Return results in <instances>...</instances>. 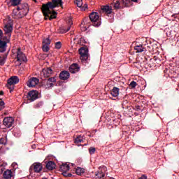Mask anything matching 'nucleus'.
<instances>
[{
  "label": "nucleus",
  "mask_w": 179,
  "mask_h": 179,
  "mask_svg": "<svg viewBox=\"0 0 179 179\" xmlns=\"http://www.w3.org/2000/svg\"><path fill=\"white\" fill-rule=\"evenodd\" d=\"M13 177V173L11 170L7 169L3 173V178L4 179H10Z\"/></svg>",
  "instance_id": "2eb2a0df"
},
{
  "label": "nucleus",
  "mask_w": 179,
  "mask_h": 179,
  "mask_svg": "<svg viewBox=\"0 0 179 179\" xmlns=\"http://www.w3.org/2000/svg\"><path fill=\"white\" fill-rule=\"evenodd\" d=\"M172 16H174V15H173Z\"/></svg>",
  "instance_id": "3c124183"
},
{
  "label": "nucleus",
  "mask_w": 179,
  "mask_h": 179,
  "mask_svg": "<svg viewBox=\"0 0 179 179\" xmlns=\"http://www.w3.org/2000/svg\"><path fill=\"white\" fill-rule=\"evenodd\" d=\"M42 50L44 52H48L50 51V45H43Z\"/></svg>",
  "instance_id": "7c9ffc66"
},
{
  "label": "nucleus",
  "mask_w": 179,
  "mask_h": 179,
  "mask_svg": "<svg viewBox=\"0 0 179 179\" xmlns=\"http://www.w3.org/2000/svg\"><path fill=\"white\" fill-rule=\"evenodd\" d=\"M138 179H148V176L146 175H142Z\"/></svg>",
  "instance_id": "79ce46f5"
},
{
  "label": "nucleus",
  "mask_w": 179,
  "mask_h": 179,
  "mask_svg": "<svg viewBox=\"0 0 179 179\" xmlns=\"http://www.w3.org/2000/svg\"><path fill=\"white\" fill-rule=\"evenodd\" d=\"M57 6H62V0H52L48 2L46 4H43L42 12L45 16V20H52V19L57 18V12L52 11L50 9H54Z\"/></svg>",
  "instance_id": "f257e3e1"
},
{
  "label": "nucleus",
  "mask_w": 179,
  "mask_h": 179,
  "mask_svg": "<svg viewBox=\"0 0 179 179\" xmlns=\"http://www.w3.org/2000/svg\"><path fill=\"white\" fill-rule=\"evenodd\" d=\"M90 19L91 22L93 23V26L95 27H99V26H101V20L100 19V16H99L98 13H92L90 15Z\"/></svg>",
  "instance_id": "7ed1b4c3"
},
{
  "label": "nucleus",
  "mask_w": 179,
  "mask_h": 179,
  "mask_svg": "<svg viewBox=\"0 0 179 179\" xmlns=\"http://www.w3.org/2000/svg\"><path fill=\"white\" fill-rule=\"evenodd\" d=\"M55 82H57L55 77L49 78L46 83V87H52V86H54V83H55Z\"/></svg>",
  "instance_id": "f3484780"
},
{
  "label": "nucleus",
  "mask_w": 179,
  "mask_h": 179,
  "mask_svg": "<svg viewBox=\"0 0 179 179\" xmlns=\"http://www.w3.org/2000/svg\"><path fill=\"white\" fill-rule=\"evenodd\" d=\"M101 10H103V12H105L108 15H110V13L113 12V8L110 6H102Z\"/></svg>",
  "instance_id": "aec40b11"
},
{
  "label": "nucleus",
  "mask_w": 179,
  "mask_h": 179,
  "mask_svg": "<svg viewBox=\"0 0 179 179\" xmlns=\"http://www.w3.org/2000/svg\"><path fill=\"white\" fill-rule=\"evenodd\" d=\"M51 44V40L50 38H46L43 41V45H50Z\"/></svg>",
  "instance_id": "c756f323"
},
{
  "label": "nucleus",
  "mask_w": 179,
  "mask_h": 179,
  "mask_svg": "<svg viewBox=\"0 0 179 179\" xmlns=\"http://www.w3.org/2000/svg\"><path fill=\"white\" fill-rule=\"evenodd\" d=\"M70 74L66 71H63L59 74V79L61 80H66V79H69Z\"/></svg>",
  "instance_id": "dca6fc26"
},
{
  "label": "nucleus",
  "mask_w": 179,
  "mask_h": 179,
  "mask_svg": "<svg viewBox=\"0 0 179 179\" xmlns=\"http://www.w3.org/2000/svg\"><path fill=\"white\" fill-rule=\"evenodd\" d=\"M60 170H62V171H69V165L67 164H63L60 166Z\"/></svg>",
  "instance_id": "a878e982"
},
{
  "label": "nucleus",
  "mask_w": 179,
  "mask_h": 179,
  "mask_svg": "<svg viewBox=\"0 0 179 179\" xmlns=\"http://www.w3.org/2000/svg\"><path fill=\"white\" fill-rule=\"evenodd\" d=\"M135 110H136V111H139V110H141V106H136Z\"/></svg>",
  "instance_id": "c03bdc74"
},
{
  "label": "nucleus",
  "mask_w": 179,
  "mask_h": 179,
  "mask_svg": "<svg viewBox=\"0 0 179 179\" xmlns=\"http://www.w3.org/2000/svg\"><path fill=\"white\" fill-rule=\"evenodd\" d=\"M43 170V164L40 162H35L29 168V173L30 174H33L34 173H41Z\"/></svg>",
  "instance_id": "20e7f679"
},
{
  "label": "nucleus",
  "mask_w": 179,
  "mask_h": 179,
  "mask_svg": "<svg viewBox=\"0 0 179 179\" xmlns=\"http://www.w3.org/2000/svg\"><path fill=\"white\" fill-rule=\"evenodd\" d=\"M74 3L78 6V8H82V6L83 5V0H76Z\"/></svg>",
  "instance_id": "c85d7f7f"
},
{
  "label": "nucleus",
  "mask_w": 179,
  "mask_h": 179,
  "mask_svg": "<svg viewBox=\"0 0 179 179\" xmlns=\"http://www.w3.org/2000/svg\"><path fill=\"white\" fill-rule=\"evenodd\" d=\"M17 83H19V77L13 76L8 79L7 87H8V89H12L10 86H13V85H17Z\"/></svg>",
  "instance_id": "9d476101"
},
{
  "label": "nucleus",
  "mask_w": 179,
  "mask_h": 179,
  "mask_svg": "<svg viewBox=\"0 0 179 179\" xmlns=\"http://www.w3.org/2000/svg\"><path fill=\"white\" fill-rule=\"evenodd\" d=\"M5 171V166L3 165H0V174H2Z\"/></svg>",
  "instance_id": "ea45409f"
},
{
  "label": "nucleus",
  "mask_w": 179,
  "mask_h": 179,
  "mask_svg": "<svg viewBox=\"0 0 179 179\" xmlns=\"http://www.w3.org/2000/svg\"><path fill=\"white\" fill-rule=\"evenodd\" d=\"M78 52L80 55V59L81 61H87L89 58V50L86 48H80L78 50Z\"/></svg>",
  "instance_id": "423d86ee"
},
{
  "label": "nucleus",
  "mask_w": 179,
  "mask_h": 179,
  "mask_svg": "<svg viewBox=\"0 0 179 179\" xmlns=\"http://www.w3.org/2000/svg\"><path fill=\"white\" fill-rule=\"evenodd\" d=\"M121 2H122L121 0L113 1V5L115 9H121Z\"/></svg>",
  "instance_id": "4be33fe9"
},
{
  "label": "nucleus",
  "mask_w": 179,
  "mask_h": 179,
  "mask_svg": "<svg viewBox=\"0 0 179 179\" xmlns=\"http://www.w3.org/2000/svg\"><path fill=\"white\" fill-rule=\"evenodd\" d=\"M29 13V6L27 3L20 4L19 6L13 10V17L14 19H22Z\"/></svg>",
  "instance_id": "f03ea898"
},
{
  "label": "nucleus",
  "mask_w": 179,
  "mask_h": 179,
  "mask_svg": "<svg viewBox=\"0 0 179 179\" xmlns=\"http://www.w3.org/2000/svg\"><path fill=\"white\" fill-rule=\"evenodd\" d=\"M68 171H62V175L64 177H71L72 174L68 173Z\"/></svg>",
  "instance_id": "c9c22d12"
},
{
  "label": "nucleus",
  "mask_w": 179,
  "mask_h": 179,
  "mask_svg": "<svg viewBox=\"0 0 179 179\" xmlns=\"http://www.w3.org/2000/svg\"><path fill=\"white\" fill-rule=\"evenodd\" d=\"M5 108V102L3 101H0V110Z\"/></svg>",
  "instance_id": "f704fd0d"
},
{
  "label": "nucleus",
  "mask_w": 179,
  "mask_h": 179,
  "mask_svg": "<svg viewBox=\"0 0 179 179\" xmlns=\"http://www.w3.org/2000/svg\"><path fill=\"white\" fill-rule=\"evenodd\" d=\"M7 142L6 136H3L0 138V145H6Z\"/></svg>",
  "instance_id": "cd10ccee"
},
{
  "label": "nucleus",
  "mask_w": 179,
  "mask_h": 179,
  "mask_svg": "<svg viewBox=\"0 0 179 179\" xmlns=\"http://www.w3.org/2000/svg\"><path fill=\"white\" fill-rule=\"evenodd\" d=\"M3 94V92L1 91V92H0V96H2Z\"/></svg>",
  "instance_id": "09e8293b"
},
{
  "label": "nucleus",
  "mask_w": 179,
  "mask_h": 179,
  "mask_svg": "<svg viewBox=\"0 0 179 179\" xmlns=\"http://www.w3.org/2000/svg\"><path fill=\"white\" fill-rule=\"evenodd\" d=\"M5 64V57L0 56V65H4Z\"/></svg>",
  "instance_id": "e433bc0d"
},
{
  "label": "nucleus",
  "mask_w": 179,
  "mask_h": 179,
  "mask_svg": "<svg viewBox=\"0 0 179 179\" xmlns=\"http://www.w3.org/2000/svg\"><path fill=\"white\" fill-rule=\"evenodd\" d=\"M69 24H72V20H69Z\"/></svg>",
  "instance_id": "de8ad7c7"
},
{
  "label": "nucleus",
  "mask_w": 179,
  "mask_h": 179,
  "mask_svg": "<svg viewBox=\"0 0 179 179\" xmlns=\"http://www.w3.org/2000/svg\"><path fill=\"white\" fill-rule=\"evenodd\" d=\"M41 76L43 78H50L52 75V69L51 68L43 69L41 73Z\"/></svg>",
  "instance_id": "ddd939ff"
},
{
  "label": "nucleus",
  "mask_w": 179,
  "mask_h": 179,
  "mask_svg": "<svg viewBox=\"0 0 179 179\" xmlns=\"http://www.w3.org/2000/svg\"><path fill=\"white\" fill-rule=\"evenodd\" d=\"M107 172V167L105 166H100L98 171L95 172V178H104L106 173Z\"/></svg>",
  "instance_id": "0eeeda50"
},
{
  "label": "nucleus",
  "mask_w": 179,
  "mask_h": 179,
  "mask_svg": "<svg viewBox=\"0 0 179 179\" xmlns=\"http://www.w3.org/2000/svg\"><path fill=\"white\" fill-rule=\"evenodd\" d=\"M69 71L71 73H76L80 71V67L78 64H73L70 66Z\"/></svg>",
  "instance_id": "4468645a"
},
{
  "label": "nucleus",
  "mask_w": 179,
  "mask_h": 179,
  "mask_svg": "<svg viewBox=\"0 0 179 179\" xmlns=\"http://www.w3.org/2000/svg\"><path fill=\"white\" fill-rule=\"evenodd\" d=\"M134 50L136 52H143V51H145V48H143V45H138L134 47Z\"/></svg>",
  "instance_id": "b1692460"
},
{
  "label": "nucleus",
  "mask_w": 179,
  "mask_h": 179,
  "mask_svg": "<svg viewBox=\"0 0 179 179\" xmlns=\"http://www.w3.org/2000/svg\"><path fill=\"white\" fill-rule=\"evenodd\" d=\"M75 143L76 145H78L79 143H82V142H83V136H78L76 137V138L75 139Z\"/></svg>",
  "instance_id": "393cba45"
},
{
  "label": "nucleus",
  "mask_w": 179,
  "mask_h": 179,
  "mask_svg": "<svg viewBox=\"0 0 179 179\" xmlns=\"http://www.w3.org/2000/svg\"><path fill=\"white\" fill-rule=\"evenodd\" d=\"M130 86H131V87H132V88L136 87V82H135V81H131V82L130 83Z\"/></svg>",
  "instance_id": "4c0bfd02"
},
{
  "label": "nucleus",
  "mask_w": 179,
  "mask_h": 179,
  "mask_svg": "<svg viewBox=\"0 0 179 179\" xmlns=\"http://www.w3.org/2000/svg\"><path fill=\"white\" fill-rule=\"evenodd\" d=\"M46 169H48V170H54V169H55V163L52 161H49L46 164Z\"/></svg>",
  "instance_id": "412c9836"
},
{
  "label": "nucleus",
  "mask_w": 179,
  "mask_h": 179,
  "mask_svg": "<svg viewBox=\"0 0 179 179\" xmlns=\"http://www.w3.org/2000/svg\"><path fill=\"white\" fill-rule=\"evenodd\" d=\"M69 30H71V26H69V27H67V29H66V31H65V33H66V31H69Z\"/></svg>",
  "instance_id": "a18cd8bd"
},
{
  "label": "nucleus",
  "mask_w": 179,
  "mask_h": 179,
  "mask_svg": "<svg viewBox=\"0 0 179 179\" xmlns=\"http://www.w3.org/2000/svg\"><path fill=\"white\" fill-rule=\"evenodd\" d=\"M62 47V43H61V42H57L55 43V48H57V50H59V48H61Z\"/></svg>",
  "instance_id": "72a5a7b5"
},
{
  "label": "nucleus",
  "mask_w": 179,
  "mask_h": 179,
  "mask_svg": "<svg viewBox=\"0 0 179 179\" xmlns=\"http://www.w3.org/2000/svg\"><path fill=\"white\" fill-rule=\"evenodd\" d=\"M22 2V0H10L9 3H10L11 6H17V5H20V3Z\"/></svg>",
  "instance_id": "5701e85b"
},
{
  "label": "nucleus",
  "mask_w": 179,
  "mask_h": 179,
  "mask_svg": "<svg viewBox=\"0 0 179 179\" xmlns=\"http://www.w3.org/2000/svg\"><path fill=\"white\" fill-rule=\"evenodd\" d=\"M13 117H7L3 119V124L6 128H10L13 125Z\"/></svg>",
  "instance_id": "f8f14e48"
},
{
  "label": "nucleus",
  "mask_w": 179,
  "mask_h": 179,
  "mask_svg": "<svg viewBox=\"0 0 179 179\" xmlns=\"http://www.w3.org/2000/svg\"><path fill=\"white\" fill-rule=\"evenodd\" d=\"M38 82L39 80L37 78L33 77L27 81V85L29 87H34L38 85Z\"/></svg>",
  "instance_id": "9b49d317"
},
{
  "label": "nucleus",
  "mask_w": 179,
  "mask_h": 179,
  "mask_svg": "<svg viewBox=\"0 0 179 179\" xmlns=\"http://www.w3.org/2000/svg\"><path fill=\"white\" fill-rule=\"evenodd\" d=\"M2 36H3V32L0 29V40H2Z\"/></svg>",
  "instance_id": "37998d69"
},
{
  "label": "nucleus",
  "mask_w": 179,
  "mask_h": 179,
  "mask_svg": "<svg viewBox=\"0 0 179 179\" xmlns=\"http://www.w3.org/2000/svg\"><path fill=\"white\" fill-rule=\"evenodd\" d=\"M78 44H80V45H83V44H86V40H85V38H80Z\"/></svg>",
  "instance_id": "2f4dec72"
},
{
  "label": "nucleus",
  "mask_w": 179,
  "mask_h": 179,
  "mask_svg": "<svg viewBox=\"0 0 179 179\" xmlns=\"http://www.w3.org/2000/svg\"><path fill=\"white\" fill-rule=\"evenodd\" d=\"M43 101H40L34 106V108H40V107H43Z\"/></svg>",
  "instance_id": "473e14b6"
},
{
  "label": "nucleus",
  "mask_w": 179,
  "mask_h": 179,
  "mask_svg": "<svg viewBox=\"0 0 179 179\" xmlns=\"http://www.w3.org/2000/svg\"><path fill=\"white\" fill-rule=\"evenodd\" d=\"M80 8L81 10H86V9H87V4H84V6L83 5Z\"/></svg>",
  "instance_id": "a19ab883"
},
{
  "label": "nucleus",
  "mask_w": 179,
  "mask_h": 179,
  "mask_svg": "<svg viewBox=\"0 0 179 179\" xmlns=\"http://www.w3.org/2000/svg\"><path fill=\"white\" fill-rule=\"evenodd\" d=\"M27 99L29 101H34L38 99V92L37 91H29L27 95Z\"/></svg>",
  "instance_id": "1a4fd4ad"
},
{
  "label": "nucleus",
  "mask_w": 179,
  "mask_h": 179,
  "mask_svg": "<svg viewBox=\"0 0 179 179\" xmlns=\"http://www.w3.org/2000/svg\"><path fill=\"white\" fill-rule=\"evenodd\" d=\"M89 151H90V153L91 155H94V152H96V148H90V150H89Z\"/></svg>",
  "instance_id": "58836bf2"
},
{
  "label": "nucleus",
  "mask_w": 179,
  "mask_h": 179,
  "mask_svg": "<svg viewBox=\"0 0 179 179\" xmlns=\"http://www.w3.org/2000/svg\"><path fill=\"white\" fill-rule=\"evenodd\" d=\"M13 166L14 167H16V166H17V164L13 163Z\"/></svg>",
  "instance_id": "49530a36"
},
{
  "label": "nucleus",
  "mask_w": 179,
  "mask_h": 179,
  "mask_svg": "<svg viewBox=\"0 0 179 179\" xmlns=\"http://www.w3.org/2000/svg\"><path fill=\"white\" fill-rule=\"evenodd\" d=\"M76 173L78 176H82V174H83V173H85V169L80 167H78L76 169Z\"/></svg>",
  "instance_id": "bb28decb"
},
{
  "label": "nucleus",
  "mask_w": 179,
  "mask_h": 179,
  "mask_svg": "<svg viewBox=\"0 0 179 179\" xmlns=\"http://www.w3.org/2000/svg\"><path fill=\"white\" fill-rule=\"evenodd\" d=\"M133 2H136L138 0H131Z\"/></svg>",
  "instance_id": "8fccbe9b"
},
{
  "label": "nucleus",
  "mask_w": 179,
  "mask_h": 179,
  "mask_svg": "<svg viewBox=\"0 0 179 179\" xmlns=\"http://www.w3.org/2000/svg\"><path fill=\"white\" fill-rule=\"evenodd\" d=\"M110 94L113 97H118V94H120V89L117 87H114L110 91Z\"/></svg>",
  "instance_id": "6ab92c4d"
},
{
  "label": "nucleus",
  "mask_w": 179,
  "mask_h": 179,
  "mask_svg": "<svg viewBox=\"0 0 179 179\" xmlns=\"http://www.w3.org/2000/svg\"><path fill=\"white\" fill-rule=\"evenodd\" d=\"M17 61L18 62H27V57H26V55L22 52L20 48L17 50Z\"/></svg>",
  "instance_id": "6e6552de"
},
{
  "label": "nucleus",
  "mask_w": 179,
  "mask_h": 179,
  "mask_svg": "<svg viewBox=\"0 0 179 179\" xmlns=\"http://www.w3.org/2000/svg\"><path fill=\"white\" fill-rule=\"evenodd\" d=\"M7 44L8 43H6V41L0 39V52H5V51H6Z\"/></svg>",
  "instance_id": "a211bd4d"
},
{
  "label": "nucleus",
  "mask_w": 179,
  "mask_h": 179,
  "mask_svg": "<svg viewBox=\"0 0 179 179\" xmlns=\"http://www.w3.org/2000/svg\"><path fill=\"white\" fill-rule=\"evenodd\" d=\"M3 31L4 34L8 36L9 38L12 37V32L13 31V24L12 22L9 21L4 24Z\"/></svg>",
  "instance_id": "39448f33"
}]
</instances>
